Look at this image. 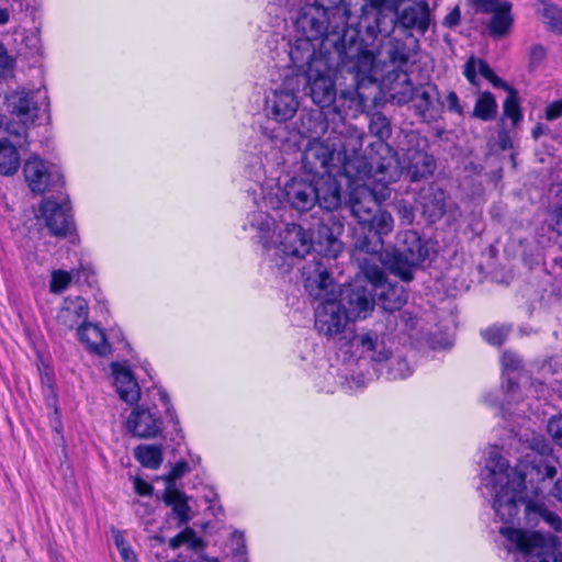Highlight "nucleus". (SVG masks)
Segmentation results:
<instances>
[{
    "instance_id": "1",
    "label": "nucleus",
    "mask_w": 562,
    "mask_h": 562,
    "mask_svg": "<svg viewBox=\"0 0 562 562\" xmlns=\"http://www.w3.org/2000/svg\"><path fill=\"white\" fill-rule=\"evenodd\" d=\"M293 36L318 43L326 58V70H367L374 55L359 35L363 34L351 15L344 12V0H312L292 18Z\"/></svg>"
},
{
    "instance_id": "2",
    "label": "nucleus",
    "mask_w": 562,
    "mask_h": 562,
    "mask_svg": "<svg viewBox=\"0 0 562 562\" xmlns=\"http://www.w3.org/2000/svg\"><path fill=\"white\" fill-rule=\"evenodd\" d=\"M531 450L533 453L539 454L540 460L537 464L531 465L530 471H535L542 479H553L557 474V469L547 459L551 449L546 440L535 437ZM535 462L536 457H532L530 463ZM527 463H529V460L521 461L518 468H510L496 448L490 450L481 472V481L493 498L495 514L505 524H510L515 521L520 507L524 505L528 522H536L538 519H542L553 530L561 531L562 519L559 515L549 510L542 503L526 502L522 496L525 477L528 475Z\"/></svg>"
},
{
    "instance_id": "3",
    "label": "nucleus",
    "mask_w": 562,
    "mask_h": 562,
    "mask_svg": "<svg viewBox=\"0 0 562 562\" xmlns=\"http://www.w3.org/2000/svg\"><path fill=\"white\" fill-rule=\"evenodd\" d=\"M364 134L350 126L345 135L328 136L310 142L302 154V168L312 178L344 175L350 187L370 176L368 161L358 151L362 148Z\"/></svg>"
},
{
    "instance_id": "4",
    "label": "nucleus",
    "mask_w": 562,
    "mask_h": 562,
    "mask_svg": "<svg viewBox=\"0 0 562 562\" xmlns=\"http://www.w3.org/2000/svg\"><path fill=\"white\" fill-rule=\"evenodd\" d=\"M355 82V91H342V98H350L355 94L360 104L376 102L379 99L390 98L392 101L402 104L416 100V109L425 120H431L437 112L439 94L436 86L429 82L414 85L411 72H385L381 82L373 72H350ZM417 75V72H414Z\"/></svg>"
},
{
    "instance_id": "5",
    "label": "nucleus",
    "mask_w": 562,
    "mask_h": 562,
    "mask_svg": "<svg viewBox=\"0 0 562 562\" xmlns=\"http://www.w3.org/2000/svg\"><path fill=\"white\" fill-rule=\"evenodd\" d=\"M380 177L382 175L371 173L353 183L349 192V206L360 227L378 237L379 247L382 248L383 237L394 229V218L381 204L390 199V184L394 181L381 180Z\"/></svg>"
},
{
    "instance_id": "6",
    "label": "nucleus",
    "mask_w": 562,
    "mask_h": 562,
    "mask_svg": "<svg viewBox=\"0 0 562 562\" xmlns=\"http://www.w3.org/2000/svg\"><path fill=\"white\" fill-rule=\"evenodd\" d=\"M305 289L318 301L315 308V327L319 334L334 338L344 333L349 316L340 301L339 288L321 260H313L302 268Z\"/></svg>"
},
{
    "instance_id": "7",
    "label": "nucleus",
    "mask_w": 562,
    "mask_h": 562,
    "mask_svg": "<svg viewBox=\"0 0 562 562\" xmlns=\"http://www.w3.org/2000/svg\"><path fill=\"white\" fill-rule=\"evenodd\" d=\"M249 224L268 251L274 250L290 259H302L312 248L311 235L299 224L278 222L268 211L257 210L249 215Z\"/></svg>"
},
{
    "instance_id": "8",
    "label": "nucleus",
    "mask_w": 562,
    "mask_h": 562,
    "mask_svg": "<svg viewBox=\"0 0 562 562\" xmlns=\"http://www.w3.org/2000/svg\"><path fill=\"white\" fill-rule=\"evenodd\" d=\"M405 0H344V12L351 15L366 37H389L395 30L394 11Z\"/></svg>"
},
{
    "instance_id": "9",
    "label": "nucleus",
    "mask_w": 562,
    "mask_h": 562,
    "mask_svg": "<svg viewBox=\"0 0 562 562\" xmlns=\"http://www.w3.org/2000/svg\"><path fill=\"white\" fill-rule=\"evenodd\" d=\"M499 533L507 540L508 551L515 552L516 562H558V539L552 535L508 527H502Z\"/></svg>"
},
{
    "instance_id": "10",
    "label": "nucleus",
    "mask_w": 562,
    "mask_h": 562,
    "mask_svg": "<svg viewBox=\"0 0 562 562\" xmlns=\"http://www.w3.org/2000/svg\"><path fill=\"white\" fill-rule=\"evenodd\" d=\"M370 133L378 137L376 142L370 144L368 155H361L368 161L370 175H382L381 180L397 181L400 179V168L395 159L393 149L385 143L391 136V124L386 116L381 113H374L369 122Z\"/></svg>"
},
{
    "instance_id": "11",
    "label": "nucleus",
    "mask_w": 562,
    "mask_h": 562,
    "mask_svg": "<svg viewBox=\"0 0 562 562\" xmlns=\"http://www.w3.org/2000/svg\"><path fill=\"white\" fill-rule=\"evenodd\" d=\"M285 203L290 209L304 213L311 211L316 205L315 188L313 178L305 179L294 177L283 187H278L276 192H269L262 198L259 210L278 211Z\"/></svg>"
},
{
    "instance_id": "12",
    "label": "nucleus",
    "mask_w": 562,
    "mask_h": 562,
    "mask_svg": "<svg viewBox=\"0 0 562 562\" xmlns=\"http://www.w3.org/2000/svg\"><path fill=\"white\" fill-rule=\"evenodd\" d=\"M425 140L415 131L402 132L398 137V155L396 158L400 175L403 169L407 170L413 181L431 176L436 164L428 153L424 150Z\"/></svg>"
},
{
    "instance_id": "13",
    "label": "nucleus",
    "mask_w": 562,
    "mask_h": 562,
    "mask_svg": "<svg viewBox=\"0 0 562 562\" xmlns=\"http://www.w3.org/2000/svg\"><path fill=\"white\" fill-rule=\"evenodd\" d=\"M361 271L364 278L372 283L376 303L384 311L391 313L398 311L407 302V295L403 286L387 282L381 267L363 259Z\"/></svg>"
},
{
    "instance_id": "14",
    "label": "nucleus",
    "mask_w": 562,
    "mask_h": 562,
    "mask_svg": "<svg viewBox=\"0 0 562 562\" xmlns=\"http://www.w3.org/2000/svg\"><path fill=\"white\" fill-rule=\"evenodd\" d=\"M301 83L299 72H289L284 76L282 86L272 89L267 97L266 111L277 122H285L294 116L299 108L295 95Z\"/></svg>"
},
{
    "instance_id": "15",
    "label": "nucleus",
    "mask_w": 562,
    "mask_h": 562,
    "mask_svg": "<svg viewBox=\"0 0 562 562\" xmlns=\"http://www.w3.org/2000/svg\"><path fill=\"white\" fill-rule=\"evenodd\" d=\"M24 180L35 194H44L63 184V173L56 165L46 162L40 156H31L23 166Z\"/></svg>"
},
{
    "instance_id": "16",
    "label": "nucleus",
    "mask_w": 562,
    "mask_h": 562,
    "mask_svg": "<svg viewBox=\"0 0 562 562\" xmlns=\"http://www.w3.org/2000/svg\"><path fill=\"white\" fill-rule=\"evenodd\" d=\"M349 352L358 360L382 362L390 358L392 350L384 335L374 330H362L351 338Z\"/></svg>"
},
{
    "instance_id": "17",
    "label": "nucleus",
    "mask_w": 562,
    "mask_h": 562,
    "mask_svg": "<svg viewBox=\"0 0 562 562\" xmlns=\"http://www.w3.org/2000/svg\"><path fill=\"white\" fill-rule=\"evenodd\" d=\"M40 217L50 234L57 237H66L74 229L71 209L67 200L60 202L54 199H43L38 206Z\"/></svg>"
},
{
    "instance_id": "18",
    "label": "nucleus",
    "mask_w": 562,
    "mask_h": 562,
    "mask_svg": "<svg viewBox=\"0 0 562 562\" xmlns=\"http://www.w3.org/2000/svg\"><path fill=\"white\" fill-rule=\"evenodd\" d=\"M340 294L345 302L342 306L350 319H366L372 313L375 305V295L370 281L367 280L364 285L355 283L344 292L339 290Z\"/></svg>"
},
{
    "instance_id": "19",
    "label": "nucleus",
    "mask_w": 562,
    "mask_h": 562,
    "mask_svg": "<svg viewBox=\"0 0 562 562\" xmlns=\"http://www.w3.org/2000/svg\"><path fill=\"white\" fill-rule=\"evenodd\" d=\"M293 37L294 43L290 45L289 56L294 70L327 69V60L322 55L317 42L297 36Z\"/></svg>"
},
{
    "instance_id": "20",
    "label": "nucleus",
    "mask_w": 562,
    "mask_h": 562,
    "mask_svg": "<svg viewBox=\"0 0 562 562\" xmlns=\"http://www.w3.org/2000/svg\"><path fill=\"white\" fill-rule=\"evenodd\" d=\"M363 34L359 35V41L363 42L368 49H370L374 59L370 67L367 70H373V67L376 64L382 65H391L397 68H402L407 66L412 58V50L400 40L391 38L385 43H382L379 52H375L374 47H370L367 42L369 38H363Z\"/></svg>"
},
{
    "instance_id": "21",
    "label": "nucleus",
    "mask_w": 562,
    "mask_h": 562,
    "mask_svg": "<svg viewBox=\"0 0 562 562\" xmlns=\"http://www.w3.org/2000/svg\"><path fill=\"white\" fill-rule=\"evenodd\" d=\"M42 97L44 100L47 99L46 92L37 90L33 91H15L7 97L8 111L15 115L23 125L34 124L38 117L37 101L35 98Z\"/></svg>"
},
{
    "instance_id": "22",
    "label": "nucleus",
    "mask_w": 562,
    "mask_h": 562,
    "mask_svg": "<svg viewBox=\"0 0 562 562\" xmlns=\"http://www.w3.org/2000/svg\"><path fill=\"white\" fill-rule=\"evenodd\" d=\"M301 76V72H299ZM333 72H302L306 80L305 91L313 102L321 108L333 104L336 98L335 78Z\"/></svg>"
},
{
    "instance_id": "23",
    "label": "nucleus",
    "mask_w": 562,
    "mask_h": 562,
    "mask_svg": "<svg viewBox=\"0 0 562 562\" xmlns=\"http://www.w3.org/2000/svg\"><path fill=\"white\" fill-rule=\"evenodd\" d=\"M127 430L137 438H155L162 430V422L156 412L136 406L126 420Z\"/></svg>"
},
{
    "instance_id": "24",
    "label": "nucleus",
    "mask_w": 562,
    "mask_h": 562,
    "mask_svg": "<svg viewBox=\"0 0 562 562\" xmlns=\"http://www.w3.org/2000/svg\"><path fill=\"white\" fill-rule=\"evenodd\" d=\"M395 26L405 31H416L425 34L430 24V11L428 3L425 1L414 3L404 8L398 12V8L394 11Z\"/></svg>"
},
{
    "instance_id": "25",
    "label": "nucleus",
    "mask_w": 562,
    "mask_h": 562,
    "mask_svg": "<svg viewBox=\"0 0 562 562\" xmlns=\"http://www.w3.org/2000/svg\"><path fill=\"white\" fill-rule=\"evenodd\" d=\"M316 204L326 212H333L341 205V188L330 175L313 178Z\"/></svg>"
},
{
    "instance_id": "26",
    "label": "nucleus",
    "mask_w": 562,
    "mask_h": 562,
    "mask_svg": "<svg viewBox=\"0 0 562 562\" xmlns=\"http://www.w3.org/2000/svg\"><path fill=\"white\" fill-rule=\"evenodd\" d=\"M481 10L493 14L490 22V32L493 36L502 37L509 31L513 24L510 2L482 1Z\"/></svg>"
},
{
    "instance_id": "27",
    "label": "nucleus",
    "mask_w": 562,
    "mask_h": 562,
    "mask_svg": "<svg viewBox=\"0 0 562 562\" xmlns=\"http://www.w3.org/2000/svg\"><path fill=\"white\" fill-rule=\"evenodd\" d=\"M88 304L80 296L68 297L65 300L57 314V323L65 329H71L87 319Z\"/></svg>"
},
{
    "instance_id": "28",
    "label": "nucleus",
    "mask_w": 562,
    "mask_h": 562,
    "mask_svg": "<svg viewBox=\"0 0 562 562\" xmlns=\"http://www.w3.org/2000/svg\"><path fill=\"white\" fill-rule=\"evenodd\" d=\"M112 371L120 397L128 404L137 403L140 397V390L132 372L117 363L112 364Z\"/></svg>"
},
{
    "instance_id": "29",
    "label": "nucleus",
    "mask_w": 562,
    "mask_h": 562,
    "mask_svg": "<svg viewBox=\"0 0 562 562\" xmlns=\"http://www.w3.org/2000/svg\"><path fill=\"white\" fill-rule=\"evenodd\" d=\"M78 337L91 352L100 356L110 352V345L106 341L103 330L94 324H82L78 329Z\"/></svg>"
},
{
    "instance_id": "30",
    "label": "nucleus",
    "mask_w": 562,
    "mask_h": 562,
    "mask_svg": "<svg viewBox=\"0 0 562 562\" xmlns=\"http://www.w3.org/2000/svg\"><path fill=\"white\" fill-rule=\"evenodd\" d=\"M188 499V496L176 488L173 484H169L165 490L164 501L168 506L172 507L179 525H184L191 519Z\"/></svg>"
},
{
    "instance_id": "31",
    "label": "nucleus",
    "mask_w": 562,
    "mask_h": 562,
    "mask_svg": "<svg viewBox=\"0 0 562 562\" xmlns=\"http://www.w3.org/2000/svg\"><path fill=\"white\" fill-rule=\"evenodd\" d=\"M403 243L404 247L398 251L408 257L411 262L422 263L428 257V249L417 233L413 231L406 232L404 234Z\"/></svg>"
},
{
    "instance_id": "32",
    "label": "nucleus",
    "mask_w": 562,
    "mask_h": 562,
    "mask_svg": "<svg viewBox=\"0 0 562 562\" xmlns=\"http://www.w3.org/2000/svg\"><path fill=\"white\" fill-rule=\"evenodd\" d=\"M20 167L19 153L8 139H0V175L12 176Z\"/></svg>"
},
{
    "instance_id": "33",
    "label": "nucleus",
    "mask_w": 562,
    "mask_h": 562,
    "mask_svg": "<svg viewBox=\"0 0 562 562\" xmlns=\"http://www.w3.org/2000/svg\"><path fill=\"white\" fill-rule=\"evenodd\" d=\"M134 457L143 467L155 470L162 462V450L155 445H139L134 449Z\"/></svg>"
},
{
    "instance_id": "34",
    "label": "nucleus",
    "mask_w": 562,
    "mask_h": 562,
    "mask_svg": "<svg viewBox=\"0 0 562 562\" xmlns=\"http://www.w3.org/2000/svg\"><path fill=\"white\" fill-rule=\"evenodd\" d=\"M418 265V262H411L408 257L397 251L390 263V271L403 281L409 282L414 278L413 269Z\"/></svg>"
},
{
    "instance_id": "35",
    "label": "nucleus",
    "mask_w": 562,
    "mask_h": 562,
    "mask_svg": "<svg viewBox=\"0 0 562 562\" xmlns=\"http://www.w3.org/2000/svg\"><path fill=\"white\" fill-rule=\"evenodd\" d=\"M497 110L495 98L490 92L482 93L476 100L473 115L483 121H490L494 119Z\"/></svg>"
},
{
    "instance_id": "36",
    "label": "nucleus",
    "mask_w": 562,
    "mask_h": 562,
    "mask_svg": "<svg viewBox=\"0 0 562 562\" xmlns=\"http://www.w3.org/2000/svg\"><path fill=\"white\" fill-rule=\"evenodd\" d=\"M548 432L552 439L562 447V416H553L548 422ZM552 495L562 502V479L558 480L552 488Z\"/></svg>"
},
{
    "instance_id": "37",
    "label": "nucleus",
    "mask_w": 562,
    "mask_h": 562,
    "mask_svg": "<svg viewBox=\"0 0 562 562\" xmlns=\"http://www.w3.org/2000/svg\"><path fill=\"white\" fill-rule=\"evenodd\" d=\"M113 542L120 553L122 562H138L137 555L133 550L130 542L125 539L124 532L112 528L111 529Z\"/></svg>"
},
{
    "instance_id": "38",
    "label": "nucleus",
    "mask_w": 562,
    "mask_h": 562,
    "mask_svg": "<svg viewBox=\"0 0 562 562\" xmlns=\"http://www.w3.org/2000/svg\"><path fill=\"white\" fill-rule=\"evenodd\" d=\"M429 210L431 217H441L447 211V194L441 189H436L432 192V201L425 204Z\"/></svg>"
},
{
    "instance_id": "39",
    "label": "nucleus",
    "mask_w": 562,
    "mask_h": 562,
    "mask_svg": "<svg viewBox=\"0 0 562 562\" xmlns=\"http://www.w3.org/2000/svg\"><path fill=\"white\" fill-rule=\"evenodd\" d=\"M504 114L516 125L522 117L515 91L509 89L504 102Z\"/></svg>"
},
{
    "instance_id": "40",
    "label": "nucleus",
    "mask_w": 562,
    "mask_h": 562,
    "mask_svg": "<svg viewBox=\"0 0 562 562\" xmlns=\"http://www.w3.org/2000/svg\"><path fill=\"white\" fill-rule=\"evenodd\" d=\"M543 21L553 30L562 32V11L552 4L543 7Z\"/></svg>"
},
{
    "instance_id": "41",
    "label": "nucleus",
    "mask_w": 562,
    "mask_h": 562,
    "mask_svg": "<svg viewBox=\"0 0 562 562\" xmlns=\"http://www.w3.org/2000/svg\"><path fill=\"white\" fill-rule=\"evenodd\" d=\"M72 276L64 270H55L52 273L49 290L52 293H60L70 284Z\"/></svg>"
},
{
    "instance_id": "42",
    "label": "nucleus",
    "mask_w": 562,
    "mask_h": 562,
    "mask_svg": "<svg viewBox=\"0 0 562 562\" xmlns=\"http://www.w3.org/2000/svg\"><path fill=\"white\" fill-rule=\"evenodd\" d=\"M507 335L508 328L505 326H493L483 331L484 339L493 346H501Z\"/></svg>"
},
{
    "instance_id": "43",
    "label": "nucleus",
    "mask_w": 562,
    "mask_h": 562,
    "mask_svg": "<svg viewBox=\"0 0 562 562\" xmlns=\"http://www.w3.org/2000/svg\"><path fill=\"white\" fill-rule=\"evenodd\" d=\"M412 372L413 370L405 359H396L391 363L387 374L390 379L396 380L407 378Z\"/></svg>"
},
{
    "instance_id": "44",
    "label": "nucleus",
    "mask_w": 562,
    "mask_h": 562,
    "mask_svg": "<svg viewBox=\"0 0 562 562\" xmlns=\"http://www.w3.org/2000/svg\"><path fill=\"white\" fill-rule=\"evenodd\" d=\"M502 364L504 372L509 374L520 368L521 361L514 352L505 351L502 356Z\"/></svg>"
},
{
    "instance_id": "45",
    "label": "nucleus",
    "mask_w": 562,
    "mask_h": 562,
    "mask_svg": "<svg viewBox=\"0 0 562 562\" xmlns=\"http://www.w3.org/2000/svg\"><path fill=\"white\" fill-rule=\"evenodd\" d=\"M546 49L538 44L530 47L529 52V65L532 68H538L542 65V60L546 58Z\"/></svg>"
},
{
    "instance_id": "46",
    "label": "nucleus",
    "mask_w": 562,
    "mask_h": 562,
    "mask_svg": "<svg viewBox=\"0 0 562 562\" xmlns=\"http://www.w3.org/2000/svg\"><path fill=\"white\" fill-rule=\"evenodd\" d=\"M189 538H192V529L186 528L180 533L175 536L169 540V547L173 550L178 549L180 546L189 542Z\"/></svg>"
},
{
    "instance_id": "47",
    "label": "nucleus",
    "mask_w": 562,
    "mask_h": 562,
    "mask_svg": "<svg viewBox=\"0 0 562 562\" xmlns=\"http://www.w3.org/2000/svg\"><path fill=\"white\" fill-rule=\"evenodd\" d=\"M15 59L10 56L2 44H0V70H11Z\"/></svg>"
},
{
    "instance_id": "48",
    "label": "nucleus",
    "mask_w": 562,
    "mask_h": 562,
    "mask_svg": "<svg viewBox=\"0 0 562 562\" xmlns=\"http://www.w3.org/2000/svg\"><path fill=\"white\" fill-rule=\"evenodd\" d=\"M463 70L470 71V70H492V69L488 67V65L484 60L477 59V58L471 56L467 60Z\"/></svg>"
},
{
    "instance_id": "49",
    "label": "nucleus",
    "mask_w": 562,
    "mask_h": 562,
    "mask_svg": "<svg viewBox=\"0 0 562 562\" xmlns=\"http://www.w3.org/2000/svg\"><path fill=\"white\" fill-rule=\"evenodd\" d=\"M560 115H562V99L549 104L546 111V117L549 121L555 120Z\"/></svg>"
},
{
    "instance_id": "50",
    "label": "nucleus",
    "mask_w": 562,
    "mask_h": 562,
    "mask_svg": "<svg viewBox=\"0 0 562 562\" xmlns=\"http://www.w3.org/2000/svg\"><path fill=\"white\" fill-rule=\"evenodd\" d=\"M188 470V464L187 462H179L177 463L172 470L170 471L167 480L169 482V484H172L173 481H176L177 479L181 477Z\"/></svg>"
},
{
    "instance_id": "51",
    "label": "nucleus",
    "mask_w": 562,
    "mask_h": 562,
    "mask_svg": "<svg viewBox=\"0 0 562 562\" xmlns=\"http://www.w3.org/2000/svg\"><path fill=\"white\" fill-rule=\"evenodd\" d=\"M134 488L137 494L143 496H148L153 493V486L140 479H135Z\"/></svg>"
},
{
    "instance_id": "52",
    "label": "nucleus",
    "mask_w": 562,
    "mask_h": 562,
    "mask_svg": "<svg viewBox=\"0 0 562 562\" xmlns=\"http://www.w3.org/2000/svg\"><path fill=\"white\" fill-rule=\"evenodd\" d=\"M551 227L559 235H562V205L552 214Z\"/></svg>"
},
{
    "instance_id": "53",
    "label": "nucleus",
    "mask_w": 562,
    "mask_h": 562,
    "mask_svg": "<svg viewBox=\"0 0 562 562\" xmlns=\"http://www.w3.org/2000/svg\"><path fill=\"white\" fill-rule=\"evenodd\" d=\"M460 21V10L458 7L453 8L445 18L443 24L452 27L456 26Z\"/></svg>"
},
{
    "instance_id": "54",
    "label": "nucleus",
    "mask_w": 562,
    "mask_h": 562,
    "mask_svg": "<svg viewBox=\"0 0 562 562\" xmlns=\"http://www.w3.org/2000/svg\"><path fill=\"white\" fill-rule=\"evenodd\" d=\"M447 103H448V108H449L450 111H453V112H457V113H461L462 112L461 106L459 104L458 95L454 92H450L447 95Z\"/></svg>"
},
{
    "instance_id": "55",
    "label": "nucleus",
    "mask_w": 562,
    "mask_h": 562,
    "mask_svg": "<svg viewBox=\"0 0 562 562\" xmlns=\"http://www.w3.org/2000/svg\"><path fill=\"white\" fill-rule=\"evenodd\" d=\"M328 244L331 256L336 257L341 251V244L335 237H329Z\"/></svg>"
},
{
    "instance_id": "56",
    "label": "nucleus",
    "mask_w": 562,
    "mask_h": 562,
    "mask_svg": "<svg viewBox=\"0 0 562 562\" xmlns=\"http://www.w3.org/2000/svg\"><path fill=\"white\" fill-rule=\"evenodd\" d=\"M188 544L193 550H199L204 547L203 540L196 537L195 531L193 529H192V538H189Z\"/></svg>"
},
{
    "instance_id": "57",
    "label": "nucleus",
    "mask_w": 562,
    "mask_h": 562,
    "mask_svg": "<svg viewBox=\"0 0 562 562\" xmlns=\"http://www.w3.org/2000/svg\"><path fill=\"white\" fill-rule=\"evenodd\" d=\"M10 20V10L0 8V24H7Z\"/></svg>"
},
{
    "instance_id": "58",
    "label": "nucleus",
    "mask_w": 562,
    "mask_h": 562,
    "mask_svg": "<svg viewBox=\"0 0 562 562\" xmlns=\"http://www.w3.org/2000/svg\"><path fill=\"white\" fill-rule=\"evenodd\" d=\"M544 133V127L542 125H537L533 130H532V136L533 138H538L540 135H542Z\"/></svg>"
},
{
    "instance_id": "59",
    "label": "nucleus",
    "mask_w": 562,
    "mask_h": 562,
    "mask_svg": "<svg viewBox=\"0 0 562 562\" xmlns=\"http://www.w3.org/2000/svg\"><path fill=\"white\" fill-rule=\"evenodd\" d=\"M232 537L234 540H236L237 544L244 547V536L241 532L235 531Z\"/></svg>"
},
{
    "instance_id": "60",
    "label": "nucleus",
    "mask_w": 562,
    "mask_h": 562,
    "mask_svg": "<svg viewBox=\"0 0 562 562\" xmlns=\"http://www.w3.org/2000/svg\"><path fill=\"white\" fill-rule=\"evenodd\" d=\"M516 386H517V384H516V381L514 380V378L508 375L507 376V391L512 392L515 390Z\"/></svg>"
},
{
    "instance_id": "61",
    "label": "nucleus",
    "mask_w": 562,
    "mask_h": 562,
    "mask_svg": "<svg viewBox=\"0 0 562 562\" xmlns=\"http://www.w3.org/2000/svg\"><path fill=\"white\" fill-rule=\"evenodd\" d=\"M467 75V78L469 79V81H473L474 80V77L476 76V72H472V71H469V72H465Z\"/></svg>"
},
{
    "instance_id": "62",
    "label": "nucleus",
    "mask_w": 562,
    "mask_h": 562,
    "mask_svg": "<svg viewBox=\"0 0 562 562\" xmlns=\"http://www.w3.org/2000/svg\"><path fill=\"white\" fill-rule=\"evenodd\" d=\"M482 74L485 75L487 78H492L494 76V72H491V71L482 72Z\"/></svg>"
},
{
    "instance_id": "63",
    "label": "nucleus",
    "mask_w": 562,
    "mask_h": 562,
    "mask_svg": "<svg viewBox=\"0 0 562 562\" xmlns=\"http://www.w3.org/2000/svg\"><path fill=\"white\" fill-rule=\"evenodd\" d=\"M4 116L0 113V127L3 125Z\"/></svg>"
},
{
    "instance_id": "64",
    "label": "nucleus",
    "mask_w": 562,
    "mask_h": 562,
    "mask_svg": "<svg viewBox=\"0 0 562 562\" xmlns=\"http://www.w3.org/2000/svg\"><path fill=\"white\" fill-rule=\"evenodd\" d=\"M207 562H218V560L214 558V559H209Z\"/></svg>"
}]
</instances>
